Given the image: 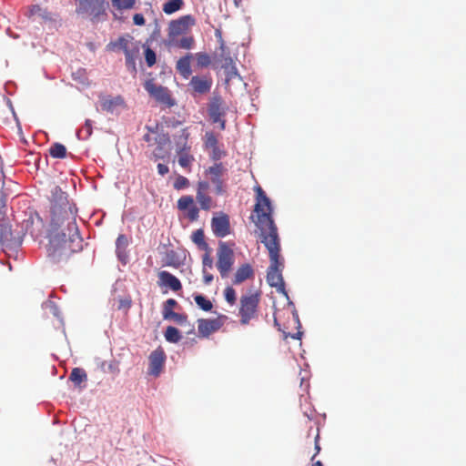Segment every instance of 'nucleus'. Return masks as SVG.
Masks as SVG:
<instances>
[{
    "mask_svg": "<svg viewBox=\"0 0 466 466\" xmlns=\"http://www.w3.org/2000/svg\"><path fill=\"white\" fill-rule=\"evenodd\" d=\"M68 194L59 186H55L51 189V195L48 198L50 202V223L56 229L67 222L66 228L69 231L70 241L74 242L76 238L79 243L83 242L78 227L76 225L77 207L75 202L70 201Z\"/></svg>",
    "mask_w": 466,
    "mask_h": 466,
    "instance_id": "nucleus-1",
    "label": "nucleus"
},
{
    "mask_svg": "<svg viewBox=\"0 0 466 466\" xmlns=\"http://www.w3.org/2000/svg\"><path fill=\"white\" fill-rule=\"evenodd\" d=\"M62 227H57L54 229L49 224L46 238L49 240L47 252L48 257L54 262H60L65 258H67L70 253H75L82 249V242L76 238L74 242L70 241L69 236L67 237L64 229L60 230Z\"/></svg>",
    "mask_w": 466,
    "mask_h": 466,
    "instance_id": "nucleus-2",
    "label": "nucleus"
},
{
    "mask_svg": "<svg viewBox=\"0 0 466 466\" xmlns=\"http://www.w3.org/2000/svg\"><path fill=\"white\" fill-rule=\"evenodd\" d=\"M260 230L261 242L268 251L269 266L267 273L283 271L285 268L284 258L281 256V244L277 225L264 228Z\"/></svg>",
    "mask_w": 466,
    "mask_h": 466,
    "instance_id": "nucleus-3",
    "label": "nucleus"
},
{
    "mask_svg": "<svg viewBox=\"0 0 466 466\" xmlns=\"http://www.w3.org/2000/svg\"><path fill=\"white\" fill-rule=\"evenodd\" d=\"M254 190L256 192V202L253 211L257 216V220L254 221L256 227L258 229H262L264 228L276 226L274 219L275 208L272 200L260 186H256Z\"/></svg>",
    "mask_w": 466,
    "mask_h": 466,
    "instance_id": "nucleus-4",
    "label": "nucleus"
},
{
    "mask_svg": "<svg viewBox=\"0 0 466 466\" xmlns=\"http://www.w3.org/2000/svg\"><path fill=\"white\" fill-rule=\"evenodd\" d=\"M235 242L233 241H218V248L217 251L218 260L216 266L222 279L228 278L233 268L235 263V253L233 250Z\"/></svg>",
    "mask_w": 466,
    "mask_h": 466,
    "instance_id": "nucleus-5",
    "label": "nucleus"
},
{
    "mask_svg": "<svg viewBox=\"0 0 466 466\" xmlns=\"http://www.w3.org/2000/svg\"><path fill=\"white\" fill-rule=\"evenodd\" d=\"M76 4V13L79 15H88L91 21L97 22L103 16H107L106 10L109 6L106 0H75Z\"/></svg>",
    "mask_w": 466,
    "mask_h": 466,
    "instance_id": "nucleus-6",
    "label": "nucleus"
},
{
    "mask_svg": "<svg viewBox=\"0 0 466 466\" xmlns=\"http://www.w3.org/2000/svg\"><path fill=\"white\" fill-rule=\"evenodd\" d=\"M150 78L147 79L144 83V88L148 95L156 101L165 105L167 107L171 108L177 105V100L171 96L169 89L164 86H157L154 83L152 73H147Z\"/></svg>",
    "mask_w": 466,
    "mask_h": 466,
    "instance_id": "nucleus-7",
    "label": "nucleus"
},
{
    "mask_svg": "<svg viewBox=\"0 0 466 466\" xmlns=\"http://www.w3.org/2000/svg\"><path fill=\"white\" fill-rule=\"evenodd\" d=\"M23 244V237L14 235L7 218H0V245L3 249L15 250Z\"/></svg>",
    "mask_w": 466,
    "mask_h": 466,
    "instance_id": "nucleus-8",
    "label": "nucleus"
},
{
    "mask_svg": "<svg viewBox=\"0 0 466 466\" xmlns=\"http://www.w3.org/2000/svg\"><path fill=\"white\" fill-rule=\"evenodd\" d=\"M210 226L214 236L217 238H223L231 233L230 218L223 211L213 214Z\"/></svg>",
    "mask_w": 466,
    "mask_h": 466,
    "instance_id": "nucleus-9",
    "label": "nucleus"
},
{
    "mask_svg": "<svg viewBox=\"0 0 466 466\" xmlns=\"http://www.w3.org/2000/svg\"><path fill=\"white\" fill-rule=\"evenodd\" d=\"M228 319V316L218 313L216 319H198V330L200 338H208L212 333L218 331Z\"/></svg>",
    "mask_w": 466,
    "mask_h": 466,
    "instance_id": "nucleus-10",
    "label": "nucleus"
},
{
    "mask_svg": "<svg viewBox=\"0 0 466 466\" xmlns=\"http://www.w3.org/2000/svg\"><path fill=\"white\" fill-rule=\"evenodd\" d=\"M167 361V355L161 346L154 350L148 357L147 373L153 377H158L162 373Z\"/></svg>",
    "mask_w": 466,
    "mask_h": 466,
    "instance_id": "nucleus-11",
    "label": "nucleus"
},
{
    "mask_svg": "<svg viewBox=\"0 0 466 466\" xmlns=\"http://www.w3.org/2000/svg\"><path fill=\"white\" fill-rule=\"evenodd\" d=\"M196 25V18L194 15L188 14L173 19L168 24L167 36H178L187 32L189 27Z\"/></svg>",
    "mask_w": 466,
    "mask_h": 466,
    "instance_id": "nucleus-12",
    "label": "nucleus"
},
{
    "mask_svg": "<svg viewBox=\"0 0 466 466\" xmlns=\"http://www.w3.org/2000/svg\"><path fill=\"white\" fill-rule=\"evenodd\" d=\"M222 103V97L219 95H215L211 97L208 107V114L212 123L218 124L220 130L226 129V120L222 118L226 115L225 110H220V106Z\"/></svg>",
    "mask_w": 466,
    "mask_h": 466,
    "instance_id": "nucleus-13",
    "label": "nucleus"
},
{
    "mask_svg": "<svg viewBox=\"0 0 466 466\" xmlns=\"http://www.w3.org/2000/svg\"><path fill=\"white\" fill-rule=\"evenodd\" d=\"M178 210L184 212L187 218L191 221H196L199 218V208L195 203L191 195H185L178 198L177 202Z\"/></svg>",
    "mask_w": 466,
    "mask_h": 466,
    "instance_id": "nucleus-14",
    "label": "nucleus"
},
{
    "mask_svg": "<svg viewBox=\"0 0 466 466\" xmlns=\"http://www.w3.org/2000/svg\"><path fill=\"white\" fill-rule=\"evenodd\" d=\"M157 277V284L161 288L169 289L174 292L180 291L183 288L180 279L167 270L159 271Z\"/></svg>",
    "mask_w": 466,
    "mask_h": 466,
    "instance_id": "nucleus-15",
    "label": "nucleus"
},
{
    "mask_svg": "<svg viewBox=\"0 0 466 466\" xmlns=\"http://www.w3.org/2000/svg\"><path fill=\"white\" fill-rule=\"evenodd\" d=\"M25 218L20 222V231L18 234L22 236L23 238L27 234L30 233L33 236V225L35 221V218H36L37 222L40 223L41 226L44 225V220L42 217L38 214L35 210H30L29 212H25Z\"/></svg>",
    "mask_w": 466,
    "mask_h": 466,
    "instance_id": "nucleus-16",
    "label": "nucleus"
},
{
    "mask_svg": "<svg viewBox=\"0 0 466 466\" xmlns=\"http://www.w3.org/2000/svg\"><path fill=\"white\" fill-rule=\"evenodd\" d=\"M260 299V292L256 291L251 295H242L240 298L239 312L255 313Z\"/></svg>",
    "mask_w": 466,
    "mask_h": 466,
    "instance_id": "nucleus-17",
    "label": "nucleus"
},
{
    "mask_svg": "<svg viewBox=\"0 0 466 466\" xmlns=\"http://www.w3.org/2000/svg\"><path fill=\"white\" fill-rule=\"evenodd\" d=\"M189 85L196 93L204 95L210 91L212 80L205 76H194L191 77Z\"/></svg>",
    "mask_w": 466,
    "mask_h": 466,
    "instance_id": "nucleus-18",
    "label": "nucleus"
},
{
    "mask_svg": "<svg viewBox=\"0 0 466 466\" xmlns=\"http://www.w3.org/2000/svg\"><path fill=\"white\" fill-rule=\"evenodd\" d=\"M128 246V239L125 234H119L116 239V256L117 259L126 265L128 262V255L127 248Z\"/></svg>",
    "mask_w": 466,
    "mask_h": 466,
    "instance_id": "nucleus-19",
    "label": "nucleus"
},
{
    "mask_svg": "<svg viewBox=\"0 0 466 466\" xmlns=\"http://www.w3.org/2000/svg\"><path fill=\"white\" fill-rule=\"evenodd\" d=\"M38 15L45 22H55V14L48 11L47 8H43L40 5L35 4L28 7L25 16L31 19L34 15Z\"/></svg>",
    "mask_w": 466,
    "mask_h": 466,
    "instance_id": "nucleus-20",
    "label": "nucleus"
},
{
    "mask_svg": "<svg viewBox=\"0 0 466 466\" xmlns=\"http://www.w3.org/2000/svg\"><path fill=\"white\" fill-rule=\"evenodd\" d=\"M254 277V269L249 263H244L238 268L232 279L233 285H239L248 279Z\"/></svg>",
    "mask_w": 466,
    "mask_h": 466,
    "instance_id": "nucleus-21",
    "label": "nucleus"
},
{
    "mask_svg": "<svg viewBox=\"0 0 466 466\" xmlns=\"http://www.w3.org/2000/svg\"><path fill=\"white\" fill-rule=\"evenodd\" d=\"M186 254L179 255L174 249L167 250L166 253V258L163 260V266L165 267H172L174 268H178L185 264Z\"/></svg>",
    "mask_w": 466,
    "mask_h": 466,
    "instance_id": "nucleus-22",
    "label": "nucleus"
},
{
    "mask_svg": "<svg viewBox=\"0 0 466 466\" xmlns=\"http://www.w3.org/2000/svg\"><path fill=\"white\" fill-rule=\"evenodd\" d=\"M192 58L193 54L187 53L177 61L176 68L185 79L188 78L192 74V68L190 65Z\"/></svg>",
    "mask_w": 466,
    "mask_h": 466,
    "instance_id": "nucleus-23",
    "label": "nucleus"
},
{
    "mask_svg": "<svg viewBox=\"0 0 466 466\" xmlns=\"http://www.w3.org/2000/svg\"><path fill=\"white\" fill-rule=\"evenodd\" d=\"M125 106V100L121 96L105 98L101 101V108L108 113H114L117 106Z\"/></svg>",
    "mask_w": 466,
    "mask_h": 466,
    "instance_id": "nucleus-24",
    "label": "nucleus"
},
{
    "mask_svg": "<svg viewBox=\"0 0 466 466\" xmlns=\"http://www.w3.org/2000/svg\"><path fill=\"white\" fill-rule=\"evenodd\" d=\"M192 297L199 309H201L205 312L212 311L213 304H212L211 300L206 295H204L202 293H198V292H194L192 294Z\"/></svg>",
    "mask_w": 466,
    "mask_h": 466,
    "instance_id": "nucleus-25",
    "label": "nucleus"
},
{
    "mask_svg": "<svg viewBox=\"0 0 466 466\" xmlns=\"http://www.w3.org/2000/svg\"><path fill=\"white\" fill-rule=\"evenodd\" d=\"M190 238L199 250H204L210 248L205 239V232L202 228L194 230Z\"/></svg>",
    "mask_w": 466,
    "mask_h": 466,
    "instance_id": "nucleus-26",
    "label": "nucleus"
},
{
    "mask_svg": "<svg viewBox=\"0 0 466 466\" xmlns=\"http://www.w3.org/2000/svg\"><path fill=\"white\" fill-rule=\"evenodd\" d=\"M164 338L167 342L177 344L182 339L183 335L179 329L169 325L164 331Z\"/></svg>",
    "mask_w": 466,
    "mask_h": 466,
    "instance_id": "nucleus-27",
    "label": "nucleus"
},
{
    "mask_svg": "<svg viewBox=\"0 0 466 466\" xmlns=\"http://www.w3.org/2000/svg\"><path fill=\"white\" fill-rule=\"evenodd\" d=\"M184 6V0H167L162 5V10L166 15H170L182 10Z\"/></svg>",
    "mask_w": 466,
    "mask_h": 466,
    "instance_id": "nucleus-28",
    "label": "nucleus"
},
{
    "mask_svg": "<svg viewBox=\"0 0 466 466\" xmlns=\"http://www.w3.org/2000/svg\"><path fill=\"white\" fill-rule=\"evenodd\" d=\"M48 151L50 157L53 158L64 159L67 157V149L66 146L60 142H54Z\"/></svg>",
    "mask_w": 466,
    "mask_h": 466,
    "instance_id": "nucleus-29",
    "label": "nucleus"
},
{
    "mask_svg": "<svg viewBox=\"0 0 466 466\" xmlns=\"http://www.w3.org/2000/svg\"><path fill=\"white\" fill-rule=\"evenodd\" d=\"M127 38H128L130 40L134 39V37L129 34H127L125 35H120L116 40L111 41L106 45V51H114L115 48L117 47L118 49H120L124 52V50L127 45Z\"/></svg>",
    "mask_w": 466,
    "mask_h": 466,
    "instance_id": "nucleus-30",
    "label": "nucleus"
},
{
    "mask_svg": "<svg viewBox=\"0 0 466 466\" xmlns=\"http://www.w3.org/2000/svg\"><path fill=\"white\" fill-rule=\"evenodd\" d=\"M69 380L75 386H80L83 382L87 380V374L84 369L76 367L71 370Z\"/></svg>",
    "mask_w": 466,
    "mask_h": 466,
    "instance_id": "nucleus-31",
    "label": "nucleus"
},
{
    "mask_svg": "<svg viewBox=\"0 0 466 466\" xmlns=\"http://www.w3.org/2000/svg\"><path fill=\"white\" fill-rule=\"evenodd\" d=\"M93 133V121L86 119L82 128L76 130V137L79 140L88 139Z\"/></svg>",
    "mask_w": 466,
    "mask_h": 466,
    "instance_id": "nucleus-32",
    "label": "nucleus"
},
{
    "mask_svg": "<svg viewBox=\"0 0 466 466\" xmlns=\"http://www.w3.org/2000/svg\"><path fill=\"white\" fill-rule=\"evenodd\" d=\"M155 142L157 144V150H163L167 145L171 143L170 136L167 132L161 129L155 137Z\"/></svg>",
    "mask_w": 466,
    "mask_h": 466,
    "instance_id": "nucleus-33",
    "label": "nucleus"
},
{
    "mask_svg": "<svg viewBox=\"0 0 466 466\" xmlns=\"http://www.w3.org/2000/svg\"><path fill=\"white\" fill-rule=\"evenodd\" d=\"M225 171H226V169L223 166V163L216 162V163H214V165H212L208 169H206V174L210 175V179H212V178L217 179L218 177H221V175Z\"/></svg>",
    "mask_w": 466,
    "mask_h": 466,
    "instance_id": "nucleus-34",
    "label": "nucleus"
},
{
    "mask_svg": "<svg viewBox=\"0 0 466 466\" xmlns=\"http://www.w3.org/2000/svg\"><path fill=\"white\" fill-rule=\"evenodd\" d=\"M42 307L46 309H49L54 317H56L61 324H64L61 311L57 304L52 300H46L42 304Z\"/></svg>",
    "mask_w": 466,
    "mask_h": 466,
    "instance_id": "nucleus-35",
    "label": "nucleus"
},
{
    "mask_svg": "<svg viewBox=\"0 0 466 466\" xmlns=\"http://www.w3.org/2000/svg\"><path fill=\"white\" fill-rule=\"evenodd\" d=\"M136 2L137 0H111L112 5L118 11L133 9Z\"/></svg>",
    "mask_w": 466,
    "mask_h": 466,
    "instance_id": "nucleus-36",
    "label": "nucleus"
},
{
    "mask_svg": "<svg viewBox=\"0 0 466 466\" xmlns=\"http://www.w3.org/2000/svg\"><path fill=\"white\" fill-rule=\"evenodd\" d=\"M183 122L184 121L176 119L173 116H162L160 125H161L162 129L164 127L177 128V127L181 126L183 124Z\"/></svg>",
    "mask_w": 466,
    "mask_h": 466,
    "instance_id": "nucleus-37",
    "label": "nucleus"
},
{
    "mask_svg": "<svg viewBox=\"0 0 466 466\" xmlns=\"http://www.w3.org/2000/svg\"><path fill=\"white\" fill-rule=\"evenodd\" d=\"M196 198L199 203V208L208 210L211 208L212 198L205 193L197 192Z\"/></svg>",
    "mask_w": 466,
    "mask_h": 466,
    "instance_id": "nucleus-38",
    "label": "nucleus"
},
{
    "mask_svg": "<svg viewBox=\"0 0 466 466\" xmlns=\"http://www.w3.org/2000/svg\"><path fill=\"white\" fill-rule=\"evenodd\" d=\"M197 66L199 68L208 67L211 64L210 56L206 52H198L196 54Z\"/></svg>",
    "mask_w": 466,
    "mask_h": 466,
    "instance_id": "nucleus-39",
    "label": "nucleus"
},
{
    "mask_svg": "<svg viewBox=\"0 0 466 466\" xmlns=\"http://www.w3.org/2000/svg\"><path fill=\"white\" fill-rule=\"evenodd\" d=\"M137 57H133L130 55L125 56V66L133 77H136L137 74Z\"/></svg>",
    "mask_w": 466,
    "mask_h": 466,
    "instance_id": "nucleus-40",
    "label": "nucleus"
},
{
    "mask_svg": "<svg viewBox=\"0 0 466 466\" xmlns=\"http://www.w3.org/2000/svg\"><path fill=\"white\" fill-rule=\"evenodd\" d=\"M190 185L189 179L182 175H177L175 181L173 183V187L176 190H184L188 187Z\"/></svg>",
    "mask_w": 466,
    "mask_h": 466,
    "instance_id": "nucleus-41",
    "label": "nucleus"
},
{
    "mask_svg": "<svg viewBox=\"0 0 466 466\" xmlns=\"http://www.w3.org/2000/svg\"><path fill=\"white\" fill-rule=\"evenodd\" d=\"M218 140L217 136L212 131H208L205 134V141H204V147L205 148H214L218 147Z\"/></svg>",
    "mask_w": 466,
    "mask_h": 466,
    "instance_id": "nucleus-42",
    "label": "nucleus"
},
{
    "mask_svg": "<svg viewBox=\"0 0 466 466\" xmlns=\"http://www.w3.org/2000/svg\"><path fill=\"white\" fill-rule=\"evenodd\" d=\"M195 39L193 36H182L180 39H178L177 42V47L190 50L194 47Z\"/></svg>",
    "mask_w": 466,
    "mask_h": 466,
    "instance_id": "nucleus-43",
    "label": "nucleus"
},
{
    "mask_svg": "<svg viewBox=\"0 0 466 466\" xmlns=\"http://www.w3.org/2000/svg\"><path fill=\"white\" fill-rule=\"evenodd\" d=\"M146 66L149 68L153 67L157 62V54L155 50L143 52Z\"/></svg>",
    "mask_w": 466,
    "mask_h": 466,
    "instance_id": "nucleus-44",
    "label": "nucleus"
},
{
    "mask_svg": "<svg viewBox=\"0 0 466 466\" xmlns=\"http://www.w3.org/2000/svg\"><path fill=\"white\" fill-rule=\"evenodd\" d=\"M178 156V165L183 168L190 167L193 161L195 160L194 157L190 154H180Z\"/></svg>",
    "mask_w": 466,
    "mask_h": 466,
    "instance_id": "nucleus-45",
    "label": "nucleus"
},
{
    "mask_svg": "<svg viewBox=\"0 0 466 466\" xmlns=\"http://www.w3.org/2000/svg\"><path fill=\"white\" fill-rule=\"evenodd\" d=\"M226 73V83H228L232 78L238 77L240 80H242V76L239 75L238 70L235 64L229 66L228 68H225Z\"/></svg>",
    "mask_w": 466,
    "mask_h": 466,
    "instance_id": "nucleus-46",
    "label": "nucleus"
},
{
    "mask_svg": "<svg viewBox=\"0 0 466 466\" xmlns=\"http://www.w3.org/2000/svg\"><path fill=\"white\" fill-rule=\"evenodd\" d=\"M203 251L205 252L202 256L203 269L206 268H212L214 265L213 258L211 257L212 248H208Z\"/></svg>",
    "mask_w": 466,
    "mask_h": 466,
    "instance_id": "nucleus-47",
    "label": "nucleus"
},
{
    "mask_svg": "<svg viewBox=\"0 0 466 466\" xmlns=\"http://www.w3.org/2000/svg\"><path fill=\"white\" fill-rule=\"evenodd\" d=\"M224 298L229 305H234L237 301L236 290L231 286H228L224 289Z\"/></svg>",
    "mask_w": 466,
    "mask_h": 466,
    "instance_id": "nucleus-48",
    "label": "nucleus"
},
{
    "mask_svg": "<svg viewBox=\"0 0 466 466\" xmlns=\"http://www.w3.org/2000/svg\"><path fill=\"white\" fill-rule=\"evenodd\" d=\"M266 279H267V282L268 284V286H270V283H281L282 282H285L284 280V278H283V271H278L276 273H267V276H266Z\"/></svg>",
    "mask_w": 466,
    "mask_h": 466,
    "instance_id": "nucleus-49",
    "label": "nucleus"
},
{
    "mask_svg": "<svg viewBox=\"0 0 466 466\" xmlns=\"http://www.w3.org/2000/svg\"><path fill=\"white\" fill-rule=\"evenodd\" d=\"M266 279H267V282L268 284V286H270V283H281L282 282H285L284 280V278H283V271H278L276 273H267V276H266Z\"/></svg>",
    "mask_w": 466,
    "mask_h": 466,
    "instance_id": "nucleus-50",
    "label": "nucleus"
},
{
    "mask_svg": "<svg viewBox=\"0 0 466 466\" xmlns=\"http://www.w3.org/2000/svg\"><path fill=\"white\" fill-rule=\"evenodd\" d=\"M139 52H140V41H136L134 43L132 48H129L128 46L127 45V46L124 50L125 56H127L128 55H130L133 57H137L139 55Z\"/></svg>",
    "mask_w": 466,
    "mask_h": 466,
    "instance_id": "nucleus-51",
    "label": "nucleus"
},
{
    "mask_svg": "<svg viewBox=\"0 0 466 466\" xmlns=\"http://www.w3.org/2000/svg\"><path fill=\"white\" fill-rule=\"evenodd\" d=\"M212 184L215 186V193L218 196H222L225 194L226 189L224 187V183L221 179V177H218L217 179L212 178L210 179Z\"/></svg>",
    "mask_w": 466,
    "mask_h": 466,
    "instance_id": "nucleus-52",
    "label": "nucleus"
},
{
    "mask_svg": "<svg viewBox=\"0 0 466 466\" xmlns=\"http://www.w3.org/2000/svg\"><path fill=\"white\" fill-rule=\"evenodd\" d=\"M271 288H275L277 292L281 294L282 296H284L286 299H289V293H288V290L286 289V282H282L281 283H270V286Z\"/></svg>",
    "mask_w": 466,
    "mask_h": 466,
    "instance_id": "nucleus-53",
    "label": "nucleus"
},
{
    "mask_svg": "<svg viewBox=\"0 0 466 466\" xmlns=\"http://www.w3.org/2000/svg\"><path fill=\"white\" fill-rule=\"evenodd\" d=\"M226 156V152L224 150H221L219 148V147H216L214 148H212L211 150V154H210V158L213 160V161H219L223 157Z\"/></svg>",
    "mask_w": 466,
    "mask_h": 466,
    "instance_id": "nucleus-54",
    "label": "nucleus"
},
{
    "mask_svg": "<svg viewBox=\"0 0 466 466\" xmlns=\"http://www.w3.org/2000/svg\"><path fill=\"white\" fill-rule=\"evenodd\" d=\"M220 57L224 60V64L222 65L223 68H228L229 66L235 64L228 50L221 51Z\"/></svg>",
    "mask_w": 466,
    "mask_h": 466,
    "instance_id": "nucleus-55",
    "label": "nucleus"
},
{
    "mask_svg": "<svg viewBox=\"0 0 466 466\" xmlns=\"http://www.w3.org/2000/svg\"><path fill=\"white\" fill-rule=\"evenodd\" d=\"M177 154H188L187 152L190 150L191 147L187 144V141H177Z\"/></svg>",
    "mask_w": 466,
    "mask_h": 466,
    "instance_id": "nucleus-56",
    "label": "nucleus"
},
{
    "mask_svg": "<svg viewBox=\"0 0 466 466\" xmlns=\"http://www.w3.org/2000/svg\"><path fill=\"white\" fill-rule=\"evenodd\" d=\"M190 133L188 132V127L183 128L179 131L177 135L174 136L175 142L177 141H187L189 138Z\"/></svg>",
    "mask_w": 466,
    "mask_h": 466,
    "instance_id": "nucleus-57",
    "label": "nucleus"
},
{
    "mask_svg": "<svg viewBox=\"0 0 466 466\" xmlns=\"http://www.w3.org/2000/svg\"><path fill=\"white\" fill-rule=\"evenodd\" d=\"M6 195L0 191V218H6Z\"/></svg>",
    "mask_w": 466,
    "mask_h": 466,
    "instance_id": "nucleus-58",
    "label": "nucleus"
},
{
    "mask_svg": "<svg viewBox=\"0 0 466 466\" xmlns=\"http://www.w3.org/2000/svg\"><path fill=\"white\" fill-rule=\"evenodd\" d=\"M100 368L104 372L114 373L117 370V365L114 362L107 364L106 361H101Z\"/></svg>",
    "mask_w": 466,
    "mask_h": 466,
    "instance_id": "nucleus-59",
    "label": "nucleus"
},
{
    "mask_svg": "<svg viewBox=\"0 0 466 466\" xmlns=\"http://www.w3.org/2000/svg\"><path fill=\"white\" fill-rule=\"evenodd\" d=\"M16 84L15 82L12 81V80H8L5 83L4 85V88H5V91L10 95V96H13L14 93L15 92L16 90Z\"/></svg>",
    "mask_w": 466,
    "mask_h": 466,
    "instance_id": "nucleus-60",
    "label": "nucleus"
},
{
    "mask_svg": "<svg viewBox=\"0 0 466 466\" xmlns=\"http://www.w3.org/2000/svg\"><path fill=\"white\" fill-rule=\"evenodd\" d=\"M133 24L135 25L143 26L146 24L145 16L142 13H136L133 15Z\"/></svg>",
    "mask_w": 466,
    "mask_h": 466,
    "instance_id": "nucleus-61",
    "label": "nucleus"
},
{
    "mask_svg": "<svg viewBox=\"0 0 466 466\" xmlns=\"http://www.w3.org/2000/svg\"><path fill=\"white\" fill-rule=\"evenodd\" d=\"M215 36L218 38V41L219 43V49L220 51H226L228 49L226 44H225V41L222 37V32L220 29H216L215 30Z\"/></svg>",
    "mask_w": 466,
    "mask_h": 466,
    "instance_id": "nucleus-62",
    "label": "nucleus"
},
{
    "mask_svg": "<svg viewBox=\"0 0 466 466\" xmlns=\"http://www.w3.org/2000/svg\"><path fill=\"white\" fill-rule=\"evenodd\" d=\"M282 333L285 339L291 338L293 339H301L304 335V332L301 329H297V332L295 333L287 331H282Z\"/></svg>",
    "mask_w": 466,
    "mask_h": 466,
    "instance_id": "nucleus-63",
    "label": "nucleus"
},
{
    "mask_svg": "<svg viewBox=\"0 0 466 466\" xmlns=\"http://www.w3.org/2000/svg\"><path fill=\"white\" fill-rule=\"evenodd\" d=\"M177 312L173 309L163 308L162 316L165 320H172Z\"/></svg>",
    "mask_w": 466,
    "mask_h": 466,
    "instance_id": "nucleus-64",
    "label": "nucleus"
}]
</instances>
